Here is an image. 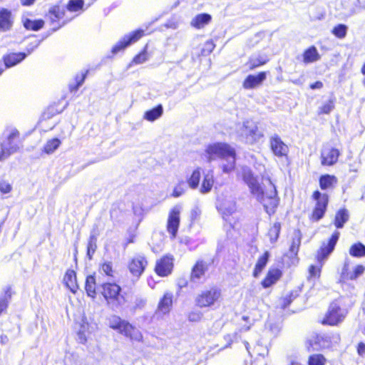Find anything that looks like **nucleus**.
<instances>
[{"instance_id": "obj_30", "label": "nucleus", "mask_w": 365, "mask_h": 365, "mask_svg": "<svg viewBox=\"0 0 365 365\" xmlns=\"http://www.w3.org/2000/svg\"><path fill=\"white\" fill-rule=\"evenodd\" d=\"M269 252L264 251L263 254L258 257L252 272V276L254 277H257L261 274L269 261Z\"/></svg>"}, {"instance_id": "obj_48", "label": "nucleus", "mask_w": 365, "mask_h": 365, "mask_svg": "<svg viewBox=\"0 0 365 365\" xmlns=\"http://www.w3.org/2000/svg\"><path fill=\"white\" fill-rule=\"evenodd\" d=\"M301 235L299 234L297 236L292 237L289 248L290 254L297 259L298 252L301 245Z\"/></svg>"}, {"instance_id": "obj_45", "label": "nucleus", "mask_w": 365, "mask_h": 365, "mask_svg": "<svg viewBox=\"0 0 365 365\" xmlns=\"http://www.w3.org/2000/svg\"><path fill=\"white\" fill-rule=\"evenodd\" d=\"M349 254L352 257H361L365 256V245L360 242L352 245L349 248Z\"/></svg>"}, {"instance_id": "obj_13", "label": "nucleus", "mask_w": 365, "mask_h": 365, "mask_svg": "<svg viewBox=\"0 0 365 365\" xmlns=\"http://www.w3.org/2000/svg\"><path fill=\"white\" fill-rule=\"evenodd\" d=\"M341 154L339 148L324 145L320 152V163L324 167H331L338 163Z\"/></svg>"}, {"instance_id": "obj_55", "label": "nucleus", "mask_w": 365, "mask_h": 365, "mask_svg": "<svg viewBox=\"0 0 365 365\" xmlns=\"http://www.w3.org/2000/svg\"><path fill=\"white\" fill-rule=\"evenodd\" d=\"M12 190V187L10 183L6 181H0V192L3 194L9 193Z\"/></svg>"}, {"instance_id": "obj_18", "label": "nucleus", "mask_w": 365, "mask_h": 365, "mask_svg": "<svg viewBox=\"0 0 365 365\" xmlns=\"http://www.w3.org/2000/svg\"><path fill=\"white\" fill-rule=\"evenodd\" d=\"M175 302L173 292L166 291L160 298L155 314L158 316L168 315L171 312Z\"/></svg>"}, {"instance_id": "obj_33", "label": "nucleus", "mask_w": 365, "mask_h": 365, "mask_svg": "<svg viewBox=\"0 0 365 365\" xmlns=\"http://www.w3.org/2000/svg\"><path fill=\"white\" fill-rule=\"evenodd\" d=\"M349 215L348 210L343 207L340 208L335 214L334 225L336 228H342L344 224L349 220Z\"/></svg>"}, {"instance_id": "obj_4", "label": "nucleus", "mask_w": 365, "mask_h": 365, "mask_svg": "<svg viewBox=\"0 0 365 365\" xmlns=\"http://www.w3.org/2000/svg\"><path fill=\"white\" fill-rule=\"evenodd\" d=\"M109 327L131 341H140L143 339V335L140 331L133 324L123 319L119 316H112L109 319Z\"/></svg>"}, {"instance_id": "obj_16", "label": "nucleus", "mask_w": 365, "mask_h": 365, "mask_svg": "<svg viewBox=\"0 0 365 365\" xmlns=\"http://www.w3.org/2000/svg\"><path fill=\"white\" fill-rule=\"evenodd\" d=\"M143 36H145V31L143 29H138L135 31H133L132 32L127 35H125L121 39H120L113 46L111 52L113 53H117L119 51L124 50L131 43L138 41Z\"/></svg>"}, {"instance_id": "obj_20", "label": "nucleus", "mask_w": 365, "mask_h": 365, "mask_svg": "<svg viewBox=\"0 0 365 365\" xmlns=\"http://www.w3.org/2000/svg\"><path fill=\"white\" fill-rule=\"evenodd\" d=\"M269 71H262L257 74H250L246 76L242 82L245 89H253L261 86L266 80Z\"/></svg>"}, {"instance_id": "obj_28", "label": "nucleus", "mask_w": 365, "mask_h": 365, "mask_svg": "<svg viewBox=\"0 0 365 365\" xmlns=\"http://www.w3.org/2000/svg\"><path fill=\"white\" fill-rule=\"evenodd\" d=\"M212 20L210 14L207 13L196 15L191 21L190 25L196 29H201L209 24Z\"/></svg>"}, {"instance_id": "obj_6", "label": "nucleus", "mask_w": 365, "mask_h": 365, "mask_svg": "<svg viewBox=\"0 0 365 365\" xmlns=\"http://www.w3.org/2000/svg\"><path fill=\"white\" fill-rule=\"evenodd\" d=\"M311 198L314 205L309 215V220L312 222H318L325 216L329 203V196L326 192L315 190L312 192Z\"/></svg>"}, {"instance_id": "obj_15", "label": "nucleus", "mask_w": 365, "mask_h": 365, "mask_svg": "<svg viewBox=\"0 0 365 365\" xmlns=\"http://www.w3.org/2000/svg\"><path fill=\"white\" fill-rule=\"evenodd\" d=\"M180 225V207L174 206L168 212L166 230L170 239H175Z\"/></svg>"}, {"instance_id": "obj_36", "label": "nucleus", "mask_w": 365, "mask_h": 365, "mask_svg": "<svg viewBox=\"0 0 365 365\" xmlns=\"http://www.w3.org/2000/svg\"><path fill=\"white\" fill-rule=\"evenodd\" d=\"M264 137V134L259 130L257 126L250 129L245 134L247 142L251 145L257 143Z\"/></svg>"}, {"instance_id": "obj_10", "label": "nucleus", "mask_w": 365, "mask_h": 365, "mask_svg": "<svg viewBox=\"0 0 365 365\" xmlns=\"http://www.w3.org/2000/svg\"><path fill=\"white\" fill-rule=\"evenodd\" d=\"M332 346L331 336L329 334L317 333L307 339L305 347L308 352H314Z\"/></svg>"}, {"instance_id": "obj_40", "label": "nucleus", "mask_w": 365, "mask_h": 365, "mask_svg": "<svg viewBox=\"0 0 365 365\" xmlns=\"http://www.w3.org/2000/svg\"><path fill=\"white\" fill-rule=\"evenodd\" d=\"M281 227V223L275 222L269 229L267 236L271 243H274L277 241L280 235Z\"/></svg>"}, {"instance_id": "obj_42", "label": "nucleus", "mask_w": 365, "mask_h": 365, "mask_svg": "<svg viewBox=\"0 0 365 365\" xmlns=\"http://www.w3.org/2000/svg\"><path fill=\"white\" fill-rule=\"evenodd\" d=\"M61 143V140L57 138L50 139L45 143L43 151L46 154H51L60 146Z\"/></svg>"}, {"instance_id": "obj_34", "label": "nucleus", "mask_w": 365, "mask_h": 365, "mask_svg": "<svg viewBox=\"0 0 365 365\" xmlns=\"http://www.w3.org/2000/svg\"><path fill=\"white\" fill-rule=\"evenodd\" d=\"M163 113V108L161 104L148 110L143 115V118L148 121L153 122L158 119Z\"/></svg>"}, {"instance_id": "obj_50", "label": "nucleus", "mask_w": 365, "mask_h": 365, "mask_svg": "<svg viewBox=\"0 0 365 365\" xmlns=\"http://www.w3.org/2000/svg\"><path fill=\"white\" fill-rule=\"evenodd\" d=\"M83 6V0H69L66 4V8L69 11L76 12L82 10Z\"/></svg>"}, {"instance_id": "obj_31", "label": "nucleus", "mask_w": 365, "mask_h": 365, "mask_svg": "<svg viewBox=\"0 0 365 365\" xmlns=\"http://www.w3.org/2000/svg\"><path fill=\"white\" fill-rule=\"evenodd\" d=\"M214 183L215 178L212 172L210 171L205 174L202 178L201 187L200 188V193L207 194L210 192L212 189Z\"/></svg>"}, {"instance_id": "obj_8", "label": "nucleus", "mask_w": 365, "mask_h": 365, "mask_svg": "<svg viewBox=\"0 0 365 365\" xmlns=\"http://www.w3.org/2000/svg\"><path fill=\"white\" fill-rule=\"evenodd\" d=\"M212 262L205 259H197L192 265L189 274V280L193 284L204 282L209 276V269Z\"/></svg>"}, {"instance_id": "obj_51", "label": "nucleus", "mask_w": 365, "mask_h": 365, "mask_svg": "<svg viewBox=\"0 0 365 365\" xmlns=\"http://www.w3.org/2000/svg\"><path fill=\"white\" fill-rule=\"evenodd\" d=\"M97 239L95 235H91L88 242L87 244V254L90 257L94 254L96 250L97 245H96Z\"/></svg>"}, {"instance_id": "obj_3", "label": "nucleus", "mask_w": 365, "mask_h": 365, "mask_svg": "<svg viewBox=\"0 0 365 365\" xmlns=\"http://www.w3.org/2000/svg\"><path fill=\"white\" fill-rule=\"evenodd\" d=\"M98 294L106 304L111 307H118L125 302L123 287L115 281H106L100 284Z\"/></svg>"}, {"instance_id": "obj_63", "label": "nucleus", "mask_w": 365, "mask_h": 365, "mask_svg": "<svg viewBox=\"0 0 365 365\" xmlns=\"http://www.w3.org/2000/svg\"><path fill=\"white\" fill-rule=\"evenodd\" d=\"M36 0H21V4L24 6H29L34 4Z\"/></svg>"}, {"instance_id": "obj_32", "label": "nucleus", "mask_w": 365, "mask_h": 365, "mask_svg": "<svg viewBox=\"0 0 365 365\" xmlns=\"http://www.w3.org/2000/svg\"><path fill=\"white\" fill-rule=\"evenodd\" d=\"M85 290L88 297L95 299L97 296L96 279L94 274L86 277L85 282Z\"/></svg>"}, {"instance_id": "obj_56", "label": "nucleus", "mask_w": 365, "mask_h": 365, "mask_svg": "<svg viewBox=\"0 0 365 365\" xmlns=\"http://www.w3.org/2000/svg\"><path fill=\"white\" fill-rule=\"evenodd\" d=\"M8 299L0 297V315L5 313L9 307Z\"/></svg>"}, {"instance_id": "obj_7", "label": "nucleus", "mask_w": 365, "mask_h": 365, "mask_svg": "<svg viewBox=\"0 0 365 365\" xmlns=\"http://www.w3.org/2000/svg\"><path fill=\"white\" fill-rule=\"evenodd\" d=\"M346 317V312L339 302L335 299L330 302L324 317L319 320L323 326L335 327L341 324Z\"/></svg>"}, {"instance_id": "obj_60", "label": "nucleus", "mask_w": 365, "mask_h": 365, "mask_svg": "<svg viewBox=\"0 0 365 365\" xmlns=\"http://www.w3.org/2000/svg\"><path fill=\"white\" fill-rule=\"evenodd\" d=\"M78 341L81 344H85L87 341V337L85 334L84 331H78Z\"/></svg>"}, {"instance_id": "obj_39", "label": "nucleus", "mask_w": 365, "mask_h": 365, "mask_svg": "<svg viewBox=\"0 0 365 365\" xmlns=\"http://www.w3.org/2000/svg\"><path fill=\"white\" fill-rule=\"evenodd\" d=\"M45 23L43 19H36V20H31L29 19H26L24 21V26L26 29L29 31H38L41 29Z\"/></svg>"}, {"instance_id": "obj_2", "label": "nucleus", "mask_w": 365, "mask_h": 365, "mask_svg": "<svg viewBox=\"0 0 365 365\" xmlns=\"http://www.w3.org/2000/svg\"><path fill=\"white\" fill-rule=\"evenodd\" d=\"M205 153L207 162H211L216 158L227 160V163L223 165L222 170L224 173H230L235 168L236 152L229 144L225 143H214L207 145Z\"/></svg>"}, {"instance_id": "obj_52", "label": "nucleus", "mask_w": 365, "mask_h": 365, "mask_svg": "<svg viewBox=\"0 0 365 365\" xmlns=\"http://www.w3.org/2000/svg\"><path fill=\"white\" fill-rule=\"evenodd\" d=\"M86 79V74H82L81 76H76L75 78V83L69 85V91L71 92H76L78 91L79 87L84 83Z\"/></svg>"}, {"instance_id": "obj_53", "label": "nucleus", "mask_w": 365, "mask_h": 365, "mask_svg": "<svg viewBox=\"0 0 365 365\" xmlns=\"http://www.w3.org/2000/svg\"><path fill=\"white\" fill-rule=\"evenodd\" d=\"M205 48H203L201 51V54L202 56H207L212 53L214 50L215 45L211 41H207L204 44Z\"/></svg>"}, {"instance_id": "obj_64", "label": "nucleus", "mask_w": 365, "mask_h": 365, "mask_svg": "<svg viewBox=\"0 0 365 365\" xmlns=\"http://www.w3.org/2000/svg\"><path fill=\"white\" fill-rule=\"evenodd\" d=\"M361 73L365 76V63L361 67Z\"/></svg>"}, {"instance_id": "obj_62", "label": "nucleus", "mask_w": 365, "mask_h": 365, "mask_svg": "<svg viewBox=\"0 0 365 365\" xmlns=\"http://www.w3.org/2000/svg\"><path fill=\"white\" fill-rule=\"evenodd\" d=\"M11 295H12L11 288V287H6V289L4 291V297H1L4 298V299H8V301L9 302L11 298Z\"/></svg>"}, {"instance_id": "obj_17", "label": "nucleus", "mask_w": 365, "mask_h": 365, "mask_svg": "<svg viewBox=\"0 0 365 365\" xmlns=\"http://www.w3.org/2000/svg\"><path fill=\"white\" fill-rule=\"evenodd\" d=\"M364 272V265L357 264L354 268H351L350 262L345 261L343 264L340 274L341 280L345 282L356 280L359 277L362 275Z\"/></svg>"}, {"instance_id": "obj_35", "label": "nucleus", "mask_w": 365, "mask_h": 365, "mask_svg": "<svg viewBox=\"0 0 365 365\" xmlns=\"http://www.w3.org/2000/svg\"><path fill=\"white\" fill-rule=\"evenodd\" d=\"M335 104H336V98L335 97H331V98H329L327 101L324 102L318 108L317 115H322L330 114L335 108Z\"/></svg>"}, {"instance_id": "obj_22", "label": "nucleus", "mask_w": 365, "mask_h": 365, "mask_svg": "<svg viewBox=\"0 0 365 365\" xmlns=\"http://www.w3.org/2000/svg\"><path fill=\"white\" fill-rule=\"evenodd\" d=\"M282 276V272L279 268H270L261 282L263 288H269L274 284Z\"/></svg>"}, {"instance_id": "obj_58", "label": "nucleus", "mask_w": 365, "mask_h": 365, "mask_svg": "<svg viewBox=\"0 0 365 365\" xmlns=\"http://www.w3.org/2000/svg\"><path fill=\"white\" fill-rule=\"evenodd\" d=\"M202 317V314L197 312H191L188 314V319L190 322H197Z\"/></svg>"}, {"instance_id": "obj_11", "label": "nucleus", "mask_w": 365, "mask_h": 365, "mask_svg": "<svg viewBox=\"0 0 365 365\" xmlns=\"http://www.w3.org/2000/svg\"><path fill=\"white\" fill-rule=\"evenodd\" d=\"M175 257L173 255L167 253L161 256L155 261L154 272L160 277H167L170 275L174 269Z\"/></svg>"}, {"instance_id": "obj_12", "label": "nucleus", "mask_w": 365, "mask_h": 365, "mask_svg": "<svg viewBox=\"0 0 365 365\" xmlns=\"http://www.w3.org/2000/svg\"><path fill=\"white\" fill-rule=\"evenodd\" d=\"M340 233L338 231H334L329 237L327 242H323L317 251L316 260L321 264H323L329 255L334 251L336 245L339 239Z\"/></svg>"}, {"instance_id": "obj_1", "label": "nucleus", "mask_w": 365, "mask_h": 365, "mask_svg": "<svg viewBox=\"0 0 365 365\" xmlns=\"http://www.w3.org/2000/svg\"><path fill=\"white\" fill-rule=\"evenodd\" d=\"M241 178L249 187L250 194L259 202L269 217L274 215L279 207L280 197L274 182L269 176H263L259 182L252 171L243 168Z\"/></svg>"}, {"instance_id": "obj_5", "label": "nucleus", "mask_w": 365, "mask_h": 365, "mask_svg": "<svg viewBox=\"0 0 365 365\" xmlns=\"http://www.w3.org/2000/svg\"><path fill=\"white\" fill-rule=\"evenodd\" d=\"M222 299V290L217 286L200 291L195 297V304L197 308H211L219 303Z\"/></svg>"}, {"instance_id": "obj_59", "label": "nucleus", "mask_w": 365, "mask_h": 365, "mask_svg": "<svg viewBox=\"0 0 365 365\" xmlns=\"http://www.w3.org/2000/svg\"><path fill=\"white\" fill-rule=\"evenodd\" d=\"M11 153V152L9 149L1 148L0 150V161H2L7 158Z\"/></svg>"}, {"instance_id": "obj_44", "label": "nucleus", "mask_w": 365, "mask_h": 365, "mask_svg": "<svg viewBox=\"0 0 365 365\" xmlns=\"http://www.w3.org/2000/svg\"><path fill=\"white\" fill-rule=\"evenodd\" d=\"M327 359L322 354H312L309 356L307 365H326Z\"/></svg>"}, {"instance_id": "obj_38", "label": "nucleus", "mask_w": 365, "mask_h": 365, "mask_svg": "<svg viewBox=\"0 0 365 365\" xmlns=\"http://www.w3.org/2000/svg\"><path fill=\"white\" fill-rule=\"evenodd\" d=\"M61 112V110L56 104L49 105L42 113L41 115V120L46 121L48 119L57 115Z\"/></svg>"}, {"instance_id": "obj_14", "label": "nucleus", "mask_w": 365, "mask_h": 365, "mask_svg": "<svg viewBox=\"0 0 365 365\" xmlns=\"http://www.w3.org/2000/svg\"><path fill=\"white\" fill-rule=\"evenodd\" d=\"M269 146L272 153L280 159L288 160L289 148L277 134L269 138Z\"/></svg>"}, {"instance_id": "obj_23", "label": "nucleus", "mask_w": 365, "mask_h": 365, "mask_svg": "<svg viewBox=\"0 0 365 365\" xmlns=\"http://www.w3.org/2000/svg\"><path fill=\"white\" fill-rule=\"evenodd\" d=\"M269 61V57L266 53H259L257 56H250L245 65L248 71H254L257 68L264 66Z\"/></svg>"}, {"instance_id": "obj_43", "label": "nucleus", "mask_w": 365, "mask_h": 365, "mask_svg": "<svg viewBox=\"0 0 365 365\" xmlns=\"http://www.w3.org/2000/svg\"><path fill=\"white\" fill-rule=\"evenodd\" d=\"M98 271L108 277H113L115 270L111 262H103L100 264Z\"/></svg>"}, {"instance_id": "obj_54", "label": "nucleus", "mask_w": 365, "mask_h": 365, "mask_svg": "<svg viewBox=\"0 0 365 365\" xmlns=\"http://www.w3.org/2000/svg\"><path fill=\"white\" fill-rule=\"evenodd\" d=\"M19 132L17 130H12L7 137L9 144L10 145V148L13 150L12 152L16 150V148L11 146V144L13 143L14 140L19 138Z\"/></svg>"}, {"instance_id": "obj_21", "label": "nucleus", "mask_w": 365, "mask_h": 365, "mask_svg": "<svg viewBox=\"0 0 365 365\" xmlns=\"http://www.w3.org/2000/svg\"><path fill=\"white\" fill-rule=\"evenodd\" d=\"M27 55L28 54L24 52L7 53L2 56V61L5 68H9L22 62Z\"/></svg>"}, {"instance_id": "obj_47", "label": "nucleus", "mask_w": 365, "mask_h": 365, "mask_svg": "<svg viewBox=\"0 0 365 365\" xmlns=\"http://www.w3.org/2000/svg\"><path fill=\"white\" fill-rule=\"evenodd\" d=\"M348 27L344 24H339L334 26L331 30V34L337 38L342 39L347 34Z\"/></svg>"}, {"instance_id": "obj_37", "label": "nucleus", "mask_w": 365, "mask_h": 365, "mask_svg": "<svg viewBox=\"0 0 365 365\" xmlns=\"http://www.w3.org/2000/svg\"><path fill=\"white\" fill-rule=\"evenodd\" d=\"M201 178V168H197L192 170L190 177L187 179V184L190 188L195 190L198 187Z\"/></svg>"}, {"instance_id": "obj_9", "label": "nucleus", "mask_w": 365, "mask_h": 365, "mask_svg": "<svg viewBox=\"0 0 365 365\" xmlns=\"http://www.w3.org/2000/svg\"><path fill=\"white\" fill-rule=\"evenodd\" d=\"M148 266V260L145 255L137 253L131 257L127 263V269L135 280H139Z\"/></svg>"}, {"instance_id": "obj_19", "label": "nucleus", "mask_w": 365, "mask_h": 365, "mask_svg": "<svg viewBox=\"0 0 365 365\" xmlns=\"http://www.w3.org/2000/svg\"><path fill=\"white\" fill-rule=\"evenodd\" d=\"M65 14L64 9L59 5H53L48 9L46 16L50 23L54 25L53 30L59 29L66 24Z\"/></svg>"}, {"instance_id": "obj_27", "label": "nucleus", "mask_w": 365, "mask_h": 365, "mask_svg": "<svg viewBox=\"0 0 365 365\" xmlns=\"http://www.w3.org/2000/svg\"><path fill=\"white\" fill-rule=\"evenodd\" d=\"M63 283L70 291L75 294L79 289L77 283L76 273L74 270L68 269L66 271L63 277Z\"/></svg>"}, {"instance_id": "obj_25", "label": "nucleus", "mask_w": 365, "mask_h": 365, "mask_svg": "<svg viewBox=\"0 0 365 365\" xmlns=\"http://www.w3.org/2000/svg\"><path fill=\"white\" fill-rule=\"evenodd\" d=\"M338 178L334 175L323 174L319 178V185L322 190H332L338 184Z\"/></svg>"}, {"instance_id": "obj_46", "label": "nucleus", "mask_w": 365, "mask_h": 365, "mask_svg": "<svg viewBox=\"0 0 365 365\" xmlns=\"http://www.w3.org/2000/svg\"><path fill=\"white\" fill-rule=\"evenodd\" d=\"M187 191V182L183 180H180L174 187L171 196L173 197H179L183 195Z\"/></svg>"}, {"instance_id": "obj_26", "label": "nucleus", "mask_w": 365, "mask_h": 365, "mask_svg": "<svg viewBox=\"0 0 365 365\" xmlns=\"http://www.w3.org/2000/svg\"><path fill=\"white\" fill-rule=\"evenodd\" d=\"M11 11L7 9H0V31H8L13 26Z\"/></svg>"}, {"instance_id": "obj_41", "label": "nucleus", "mask_w": 365, "mask_h": 365, "mask_svg": "<svg viewBox=\"0 0 365 365\" xmlns=\"http://www.w3.org/2000/svg\"><path fill=\"white\" fill-rule=\"evenodd\" d=\"M148 46L146 44L143 49L138 53L132 59V64H141L147 61L149 58V53L148 51Z\"/></svg>"}, {"instance_id": "obj_29", "label": "nucleus", "mask_w": 365, "mask_h": 365, "mask_svg": "<svg viewBox=\"0 0 365 365\" xmlns=\"http://www.w3.org/2000/svg\"><path fill=\"white\" fill-rule=\"evenodd\" d=\"M301 290V288L292 289L286 295L281 297L279 298L280 308L282 309L287 308L294 300L299 297Z\"/></svg>"}, {"instance_id": "obj_49", "label": "nucleus", "mask_w": 365, "mask_h": 365, "mask_svg": "<svg viewBox=\"0 0 365 365\" xmlns=\"http://www.w3.org/2000/svg\"><path fill=\"white\" fill-rule=\"evenodd\" d=\"M323 264L319 263V266L311 264L308 268V279H319L321 276V272Z\"/></svg>"}, {"instance_id": "obj_24", "label": "nucleus", "mask_w": 365, "mask_h": 365, "mask_svg": "<svg viewBox=\"0 0 365 365\" xmlns=\"http://www.w3.org/2000/svg\"><path fill=\"white\" fill-rule=\"evenodd\" d=\"M302 62L304 64H310L321 59V54L314 45L306 48L302 53Z\"/></svg>"}, {"instance_id": "obj_57", "label": "nucleus", "mask_w": 365, "mask_h": 365, "mask_svg": "<svg viewBox=\"0 0 365 365\" xmlns=\"http://www.w3.org/2000/svg\"><path fill=\"white\" fill-rule=\"evenodd\" d=\"M356 353L359 356H365V343L363 341H360L357 344L356 346Z\"/></svg>"}, {"instance_id": "obj_61", "label": "nucleus", "mask_w": 365, "mask_h": 365, "mask_svg": "<svg viewBox=\"0 0 365 365\" xmlns=\"http://www.w3.org/2000/svg\"><path fill=\"white\" fill-rule=\"evenodd\" d=\"M324 86V84L320 81H317L311 84H309V88L314 90V89H321Z\"/></svg>"}]
</instances>
